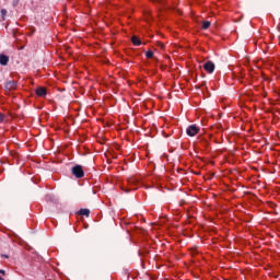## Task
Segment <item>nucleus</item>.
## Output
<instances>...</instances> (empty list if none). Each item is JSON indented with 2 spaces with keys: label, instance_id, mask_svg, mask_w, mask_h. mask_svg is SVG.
<instances>
[{
  "label": "nucleus",
  "instance_id": "1",
  "mask_svg": "<svg viewBox=\"0 0 280 280\" xmlns=\"http://www.w3.org/2000/svg\"><path fill=\"white\" fill-rule=\"evenodd\" d=\"M128 183V188H121L122 191H125L126 194H130V191H135L137 190L139 187V180L135 177H130L127 179Z\"/></svg>",
  "mask_w": 280,
  "mask_h": 280
},
{
  "label": "nucleus",
  "instance_id": "2",
  "mask_svg": "<svg viewBox=\"0 0 280 280\" xmlns=\"http://www.w3.org/2000/svg\"><path fill=\"white\" fill-rule=\"evenodd\" d=\"M71 172L75 178H84V168L82 165L77 164L71 168Z\"/></svg>",
  "mask_w": 280,
  "mask_h": 280
},
{
  "label": "nucleus",
  "instance_id": "3",
  "mask_svg": "<svg viewBox=\"0 0 280 280\" xmlns=\"http://www.w3.org/2000/svg\"><path fill=\"white\" fill-rule=\"evenodd\" d=\"M198 132H200V127H198L197 125H190L186 129V135H188V137H196Z\"/></svg>",
  "mask_w": 280,
  "mask_h": 280
},
{
  "label": "nucleus",
  "instance_id": "4",
  "mask_svg": "<svg viewBox=\"0 0 280 280\" xmlns=\"http://www.w3.org/2000/svg\"><path fill=\"white\" fill-rule=\"evenodd\" d=\"M203 69L207 73H213V71H215V63H213V61H207L203 65Z\"/></svg>",
  "mask_w": 280,
  "mask_h": 280
},
{
  "label": "nucleus",
  "instance_id": "5",
  "mask_svg": "<svg viewBox=\"0 0 280 280\" xmlns=\"http://www.w3.org/2000/svg\"><path fill=\"white\" fill-rule=\"evenodd\" d=\"M37 97H47V89L39 86L35 90Z\"/></svg>",
  "mask_w": 280,
  "mask_h": 280
},
{
  "label": "nucleus",
  "instance_id": "6",
  "mask_svg": "<svg viewBox=\"0 0 280 280\" xmlns=\"http://www.w3.org/2000/svg\"><path fill=\"white\" fill-rule=\"evenodd\" d=\"M7 91H14L16 89V81L11 80L5 83Z\"/></svg>",
  "mask_w": 280,
  "mask_h": 280
},
{
  "label": "nucleus",
  "instance_id": "7",
  "mask_svg": "<svg viewBox=\"0 0 280 280\" xmlns=\"http://www.w3.org/2000/svg\"><path fill=\"white\" fill-rule=\"evenodd\" d=\"M8 62H10V58L5 55H0V65L5 67V65H8Z\"/></svg>",
  "mask_w": 280,
  "mask_h": 280
},
{
  "label": "nucleus",
  "instance_id": "8",
  "mask_svg": "<svg viewBox=\"0 0 280 280\" xmlns=\"http://www.w3.org/2000/svg\"><path fill=\"white\" fill-rule=\"evenodd\" d=\"M131 43L135 45V47L141 46V39L135 35L131 37Z\"/></svg>",
  "mask_w": 280,
  "mask_h": 280
},
{
  "label": "nucleus",
  "instance_id": "9",
  "mask_svg": "<svg viewBox=\"0 0 280 280\" xmlns=\"http://www.w3.org/2000/svg\"><path fill=\"white\" fill-rule=\"evenodd\" d=\"M79 215H85V218H89V215H91V210H89V209H80L79 210Z\"/></svg>",
  "mask_w": 280,
  "mask_h": 280
},
{
  "label": "nucleus",
  "instance_id": "10",
  "mask_svg": "<svg viewBox=\"0 0 280 280\" xmlns=\"http://www.w3.org/2000/svg\"><path fill=\"white\" fill-rule=\"evenodd\" d=\"M201 27H202V30H209V27H211V22H209V21H203Z\"/></svg>",
  "mask_w": 280,
  "mask_h": 280
},
{
  "label": "nucleus",
  "instance_id": "11",
  "mask_svg": "<svg viewBox=\"0 0 280 280\" xmlns=\"http://www.w3.org/2000/svg\"><path fill=\"white\" fill-rule=\"evenodd\" d=\"M46 200L48 202H56V197L54 195H46Z\"/></svg>",
  "mask_w": 280,
  "mask_h": 280
},
{
  "label": "nucleus",
  "instance_id": "12",
  "mask_svg": "<svg viewBox=\"0 0 280 280\" xmlns=\"http://www.w3.org/2000/svg\"><path fill=\"white\" fill-rule=\"evenodd\" d=\"M145 57H147L148 59H152V58H154V52H153L152 50H148V51L145 52Z\"/></svg>",
  "mask_w": 280,
  "mask_h": 280
},
{
  "label": "nucleus",
  "instance_id": "13",
  "mask_svg": "<svg viewBox=\"0 0 280 280\" xmlns=\"http://www.w3.org/2000/svg\"><path fill=\"white\" fill-rule=\"evenodd\" d=\"M3 121H5V115L0 113V124H3Z\"/></svg>",
  "mask_w": 280,
  "mask_h": 280
},
{
  "label": "nucleus",
  "instance_id": "14",
  "mask_svg": "<svg viewBox=\"0 0 280 280\" xmlns=\"http://www.w3.org/2000/svg\"><path fill=\"white\" fill-rule=\"evenodd\" d=\"M19 1L21 0H12L13 8H16V5H19Z\"/></svg>",
  "mask_w": 280,
  "mask_h": 280
},
{
  "label": "nucleus",
  "instance_id": "15",
  "mask_svg": "<svg viewBox=\"0 0 280 280\" xmlns=\"http://www.w3.org/2000/svg\"><path fill=\"white\" fill-rule=\"evenodd\" d=\"M5 14H8V10L2 9V10H1V15H2V16H5Z\"/></svg>",
  "mask_w": 280,
  "mask_h": 280
},
{
  "label": "nucleus",
  "instance_id": "16",
  "mask_svg": "<svg viewBox=\"0 0 280 280\" xmlns=\"http://www.w3.org/2000/svg\"><path fill=\"white\" fill-rule=\"evenodd\" d=\"M0 275H2V277H5V270H0Z\"/></svg>",
  "mask_w": 280,
  "mask_h": 280
},
{
  "label": "nucleus",
  "instance_id": "17",
  "mask_svg": "<svg viewBox=\"0 0 280 280\" xmlns=\"http://www.w3.org/2000/svg\"><path fill=\"white\" fill-rule=\"evenodd\" d=\"M2 257H4L5 259H8V255H2Z\"/></svg>",
  "mask_w": 280,
  "mask_h": 280
}]
</instances>
